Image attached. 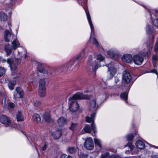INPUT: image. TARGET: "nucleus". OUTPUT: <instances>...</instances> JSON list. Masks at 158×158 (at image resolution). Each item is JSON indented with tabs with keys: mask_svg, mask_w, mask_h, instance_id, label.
Instances as JSON below:
<instances>
[{
	"mask_svg": "<svg viewBox=\"0 0 158 158\" xmlns=\"http://www.w3.org/2000/svg\"><path fill=\"white\" fill-rule=\"evenodd\" d=\"M7 63L12 70V75L15 76L13 77V80L9 81L8 84L9 89L11 90L14 89L15 85L17 82H19L21 80L20 74L16 70V68L18 64V60L16 59H8L7 60Z\"/></svg>",
	"mask_w": 158,
	"mask_h": 158,
	"instance_id": "1",
	"label": "nucleus"
},
{
	"mask_svg": "<svg viewBox=\"0 0 158 158\" xmlns=\"http://www.w3.org/2000/svg\"><path fill=\"white\" fill-rule=\"evenodd\" d=\"M89 97L87 95H84L82 93L79 92L74 94L72 97L69 98L70 102L69 109L72 112L77 111L79 108V105L76 100L77 99H88Z\"/></svg>",
	"mask_w": 158,
	"mask_h": 158,
	"instance_id": "2",
	"label": "nucleus"
},
{
	"mask_svg": "<svg viewBox=\"0 0 158 158\" xmlns=\"http://www.w3.org/2000/svg\"><path fill=\"white\" fill-rule=\"evenodd\" d=\"M96 58L93 57L92 55L89 56L87 61V67L86 69L88 73L91 74L93 73L95 75L97 69L101 66L100 62L96 60Z\"/></svg>",
	"mask_w": 158,
	"mask_h": 158,
	"instance_id": "3",
	"label": "nucleus"
},
{
	"mask_svg": "<svg viewBox=\"0 0 158 158\" xmlns=\"http://www.w3.org/2000/svg\"><path fill=\"white\" fill-rule=\"evenodd\" d=\"M153 40H151V43L150 44H148L147 49L148 50L146 51L145 53H144L142 54H139L134 55L133 58V60L134 63L137 65H141L143 61V55L147 56L148 57L151 53V51L152 48V44L153 43Z\"/></svg>",
	"mask_w": 158,
	"mask_h": 158,
	"instance_id": "4",
	"label": "nucleus"
},
{
	"mask_svg": "<svg viewBox=\"0 0 158 158\" xmlns=\"http://www.w3.org/2000/svg\"><path fill=\"white\" fill-rule=\"evenodd\" d=\"M132 79L130 73L127 70H124L123 73L122 83L126 86V89L130 87L129 83Z\"/></svg>",
	"mask_w": 158,
	"mask_h": 158,
	"instance_id": "5",
	"label": "nucleus"
},
{
	"mask_svg": "<svg viewBox=\"0 0 158 158\" xmlns=\"http://www.w3.org/2000/svg\"><path fill=\"white\" fill-rule=\"evenodd\" d=\"M0 102L4 107L6 106L7 104L9 108H12L15 106L13 103L8 102V101H7L5 93L4 91H0Z\"/></svg>",
	"mask_w": 158,
	"mask_h": 158,
	"instance_id": "6",
	"label": "nucleus"
},
{
	"mask_svg": "<svg viewBox=\"0 0 158 158\" xmlns=\"http://www.w3.org/2000/svg\"><path fill=\"white\" fill-rule=\"evenodd\" d=\"M11 47L9 45H6L5 47V50L7 54L9 55L12 52V50H15L17 48L20 47V44L17 39H15L12 42Z\"/></svg>",
	"mask_w": 158,
	"mask_h": 158,
	"instance_id": "7",
	"label": "nucleus"
},
{
	"mask_svg": "<svg viewBox=\"0 0 158 158\" xmlns=\"http://www.w3.org/2000/svg\"><path fill=\"white\" fill-rule=\"evenodd\" d=\"M95 116V112H94L92 113L91 115V117H86V121L87 123H90L92 122L91 127H92L93 130L94 131V135L97 133L96 129L95 127V125L94 122V118Z\"/></svg>",
	"mask_w": 158,
	"mask_h": 158,
	"instance_id": "8",
	"label": "nucleus"
},
{
	"mask_svg": "<svg viewBox=\"0 0 158 158\" xmlns=\"http://www.w3.org/2000/svg\"><path fill=\"white\" fill-rule=\"evenodd\" d=\"M88 96L89 97V98L88 99H91L90 102V109L92 111L95 112V111L98 108V98H94L91 99V97Z\"/></svg>",
	"mask_w": 158,
	"mask_h": 158,
	"instance_id": "9",
	"label": "nucleus"
},
{
	"mask_svg": "<svg viewBox=\"0 0 158 158\" xmlns=\"http://www.w3.org/2000/svg\"><path fill=\"white\" fill-rule=\"evenodd\" d=\"M85 148L89 150H91L94 148V144L92 139L90 137L88 138L85 140L84 144Z\"/></svg>",
	"mask_w": 158,
	"mask_h": 158,
	"instance_id": "10",
	"label": "nucleus"
},
{
	"mask_svg": "<svg viewBox=\"0 0 158 158\" xmlns=\"http://www.w3.org/2000/svg\"><path fill=\"white\" fill-rule=\"evenodd\" d=\"M24 92L23 90L20 88L17 87L15 89L14 96L15 98H22L23 97Z\"/></svg>",
	"mask_w": 158,
	"mask_h": 158,
	"instance_id": "11",
	"label": "nucleus"
},
{
	"mask_svg": "<svg viewBox=\"0 0 158 158\" xmlns=\"http://www.w3.org/2000/svg\"><path fill=\"white\" fill-rule=\"evenodd\" d=\"M0 121L6 126H9L11 123V122L9 118L7 116L5 115H2L0 116Z\"/></svg>",
	"mask_w": 158,
	"mask_h": 158,
	"instance_id": "12",
	"label": "nucleus"
},
{
	"mask_svg": "<svg viewBox=\"0 0 158 158\" xmlns=\"http://www.w3.org/2000/svg\"><path fill=\"white\" fill-rule=\"evenodd\" d=\"M112 63L106 65L108 68V71L110 73V78H112L116 73V69L111 66Z\"/></svg>",
	"mask_w": 158,
	"mask_h": 158,
	"instance_id": "13",
	"label": "nucleus"
},
{
	"mask_svg": "<svg viewBox=\"0 0 158 158\" xmlns=\"http://www.w3.org/2000/svg\"><path fill=\"white\" fill-rule=\"evenodd\" d=\"M122 60L127 63H130L132 61L133 59L132 56L129 54L124 55L121 58Z\"/></svg>",
	"mask_w": 158,
	"mask_h": 158,
	"instance_id": "14",
	"label": "nucleus"
},
{
	"mask_svg": "<svg viewBox=\"0 0 158 158\" xmlns=\"http://www.w3.org/2000/svg\"><path fill=\"white\" fill-rule=\"evenodd\" d=\"M12 33V31L10 28L9 31L6 30L5 31L4 35V39L5 41L7 42L10 41V37Z\"/></svg>",
	"mask_w": 158,
	"mask_h": 158,
	"instance_id": "15",
	"label": "nucleus"
},
{
	"mask_svg": "<svg viewBox=\"0 0 158 158\" xmlns=\"http://www.w3.org/2000/svg\"><path fill=\"white\" fill-rule=\"evenodd\" d=\"M74 64V60H71L68 63L64 64L63 65V67L64 69L67 70H69L70 71H73L74 69H71V67Z\"/></svg>",
	"mask_w": 158,
	"mask_h": 158,
	"instance_id": "16",
	"label": "nucleus"
},
{
	"mask_svg": "<svg viewBox=\"0 0 158 158\" xmlns=\"http://www.w3.org/2000/svg\"><path fill=\"white\" fill-rule=\"evenodd\" d=\"M57 123L60 127H63L67 123L66 119L64 117H61L57 120Z\"/></svg>",
	"mask_w": 158,
	"mask_h": 158,
	"instance_id": "17",
	"label": "nucleus"
},
{
	"mask_svg": "<svg viewBox=\"0 0 158 158\" xmlns=\"http://www.w3.org/2000/svg\"><path fill=\"white\" fill-rule=\"evenodd\" d=\"M86 12V14L87 18L88 20V21L89 23V25L90 26L91 30V33H93L94 32V27L93 26V24L92 23L91 17L89 12H87L86 10H85Z\"/></svg>",
	"mask_w": 158,
	"mask_h": 158,
	"instance_id": "18",
	"label": "nucleus"
},
{
	"mask_svg": "<svg viewBox=\"0 0 158 158\" xmlns=\"http://www.w3.org/2000/svg\"><path fill=\"white\" fill-rule=\"evenodd\" d=\"M108 55L111 57H116L118 56V52L114 49H110L108 52Z\"/></svg>",
	"mask_w": 158,
	"mask_h": 158,
	"instance_id": "19",
	"label": "nucleus"
},
{
	"mask_svg": "<svg viewBox=\"0 0 158 158\" xmlns=\"http://www.w3.org/2000/svg\"><path fill=\"white\" fill-rule=\"evenodd\" d=\"M26 51L23 47H21L18 50V55L21 57L25 58L27 56Z\"/></svg>",
	"mask_w": 158,
	"mask_h": 158,
	"instance_id": "20",
	"label": "nucleus"
},
{
	"mask_svg": "<svg viewBox=\"0 0 158 158\" xmlns=\"http://www.w3.org/2000/svg\"><path fill=\"white\" fill-rule=\"evenodd\" d=\"M38 71L40 73H43L44 75H52V73L50 71H47L44 70V68L42 67L39 66L37 68Z\"/></svg>",
	"mask_w": 158,
	"mask_h": 158,
	"instance_id": "21",
	"label": "nucleus"
},
{
	"mask_svg": "<svg viewBox=\"0 0 158 158\" xmlns=\"http://www.w3.org/2000/svg\"><path fill=\"white\" fill-rule=\"evenodd\" d=\"M135 145L137 148L140 149H143L145 147L144 143L141 140H137L135 143Z\"/></svg>",
	"mask_w": 158,
	"mask_h": 158,
	"instance_id": "22",
	"label": "nucleus"
},
{
	"mask_svg": "<svg viewBox=\"0 0 158 158\" xmlns=\"http://www.w3.org/2000/svg\"><path fill=\"white\" fill-rule=\"evenodd\" d=\"M62 135L61 131L58 130L54 132L52 134V136L55 139H58Z\"/></svg>",
	"mask_w": 158,
	"mask_h": 158,
	"instance_id": "23",
	"label": "nucleus"
},
{
	"mask_svg": "<svg viewBox=\"0 0 158 158\" xmlns=\"http://www.w3.org/2000/svg\"><path fill=\"white\" fill-rule=\"evenodd\" d=\"M46 91L45 87H39V94L41 97H44L46 95Z\"/></svg>",
	"mask_w": 158,
	"mask_h": 158,
	"instance_id": "24",
	"label": "nucleus"
},
{
	"mask_svg": "<svg viewBox=\"0 0 158 158\" xmlns=\"http://www.w3.org/2000/svg\"><path fill=\"white\" fill-rule=\"evenodd\" d=\"M32 119L37 123H41V119L40 115L37 114H34L32 116Z\"/></svg>",
	"mask_w": 158,
	"mask_h": 158,
	"instance_id": "25",
	"label": "nucleus"
},
{
	"mask_svg": "<svg viewBox=\"0 0 158 158\" xmlns=\"http://www.w3.org/2000/svg\"><path fill=\"white\" fill-rule=\"evenodd\" d=\"M152 63L153 66L156 67L157 66L158 61V55H154L152 56Z\"/></svg>",
	"mask_w": 158,
	"mask_h": 158,
	"instance_id": "26",
	"label": "nucleus"
},
{
	"mask_svg": "<svg viewBox=\"0 0 158 158\" xmlns=\"http://www.w3.org/2000/svg\"><path fill=\"white\" fill-rule=\"evenodd\" d=\"M43 118L46 121H50L51 117L50 113H45L43 115Z\"/></svg>",
	"mask_w": 158,
	"mask_h": 158,
	"instance_id": "27",
	"label": "nucleus"
},
{
	"mask_svg": "<svg viewBox=\"0 0 158 158\" xmlns=\"http://www.w3.org/2000/svg\"><path fill=\"white\" fill-rule=\"evenodd\" d=\"M17 120L18 121H22L24 120L23 117L20 111H19L16 115Z\"/></svg>",
	"mask_w": 158,
	"mask_h": 158,
	"instance_id": "28",
	"label": "nucleus"
},
{
	"mask_svg": "<svg viewBox=\"0 0 158 158\" xmlns=\"http://www.w3.org/2000/svg\"><path fill=\"white\" fill-rule=\"evenodd\" d=\"M137 135L136 133L134 134H131L127 135L126 136V139L127 140L129 141H132L133 139L135 137V136L136 135Z\"/></svg>",
	"mask_w": 158,
	"mask_h": 158,
	"instance_id": "29",
	"label": "nucleus"
},
{
	"mask_svg": "<svg viewBox=\"0 0 158 158\" xmlns=\"http://www.w3.org/2000/svg\"><path fill=\"white\" fill-rule=\"evenodd\" d=\"M36 74L34 73L33 74L29 75L27 78L28 81L33 82L35 80V76Z\"/></svg>",
	"mask_w": 158,
	"mask_h": 158,
	"instance_id": "30",
	"label": "nucleus"
},
{
	"mask_svg": "<svg viewBox=\"0 0 158 158\" xmlns=\"http://www.w3.org/2000/svg\"><path fill=\"white\" fill-rule=\"evenodd\" d=\"M154 31V29L152 28L149 25H147V26L146 32L148 35H151L152 34Z\"/></svg>",
	"mask_w": 158,
	"mask_h": 158,
	"instance_id": "31",
	"label": "nucleus"
},
{
	"mask_svg": "<svg viewBox=\"0 0 158 158\" xmlns=\"http://www.w3.org/2000/svg\"><path fill=\"white\" fill-rule=\"evenodd\" d=\"M92 129L93 130L92 128L91 127V128L89 125H86L83 129V130L86 133H90L91 132Z\"/></svg>",
	"mask_w": 158,
	"mask_h": 158,
	"instance_id": "32",
	"label": "nucleus"
},
{
	"mask_svg": "<svg viewBox=\"0 0 158 158\" xmlns=\"http://www.w3.org/2000/svg\"><path fill=\"white\" fill-rule=\"evenodd\" d=\"M128 94L126 92L121 93L120 97L122 99L125 100L126 102L127 99Z\"/></svg>",
	"mask_w": 158,
	"mask_h": 158,
	"instance_id": "33",
	"label": "nucleus"
},
{
	"mask_svg": "<svg viewBox=\"0 0 158 158\" xmlns=\"http://www.w3.org/2000/svg\"><path fill=\"white\" fill-rule=\"evenodd\" d=\"M45 82L43 79H41L39 81V87H45Z\"/></svg>",
	"mask_w": 158,
	"mask_h": 158,
	"instance_id": "34",
	"label": "nucleus"
},
{
	"mask_svg": "<svg viewBox=\"0 0 158 158\" xmlns=\"http://www.w3.org/2000/svg\"><path fill=\"white\" fill-rule=\"evenodd\" d=\"M94 140L95 144L100 148H101L102 147L101 141L99 139L96 138L94 139Z\"/></svg>",
	"mask_w": 158,
	"mask_h": 158,
	"instance_id": "35",
	"label": "nucleus"
},
{
	"mask_svg": "<svg viewBox=\"0 0 158 158\" xmlns=\"http://www.w3.org/2000/svg\"><path fill=\"white\" fill-rule=\"evenodd\" d=\"M85 53V51L84 50H83L78 55V56L77 57L76 59L77 60H79L82 59L83 58L85 57V56L84 55Z\"/></svg>",
	"mask_w": 158,
	"mask_h": 158,
	"instance_id": "36",
	"label": "nucleus"
},
{
	"mask_svg": "<svg viewBox=\"0 0 158 158\" xmlns=\"http://www.w3.org/2000/svg\"><path fill=\"white\" fill-rule=\"evenodd\" d=\"M76 151V148L73 147H69L67 149L68 152L71 154L74 153Z\"/></svg>",
	"mask_w": 158,
	"mask_h": 158,
	"instance_id": "37",
	"label": "nucleus"
},
{
	"mask_svg": "<svg viewBox=\"0 0 158 158\" xmlns=\"http://www.w3.org/2000/svg\"><path fill=\"white\" fill-rule=\"evenodd\" d=\"M152 23L153 26L158 29V18L154 20H152Z\"/></svg>",
	"mask_w": 158,
	"mask_h": 158,
	"instance_id": "38",
	"label": "nucleus"
},
{
	"mask_svg": "<svg viewBox=\"0 0 158 158\" xmlns=\"http://www.w3.org/2000/svg\"><path fill=\"white\" fill-rule=\"evenodd\" d=\"M77 126V123H72L71 124L70 126L69 127V128L70 130L73 131H74L76 128Z\"/></svg>",
	"mask_w": 158,
	"mask_h": 158,
	"instance_id": "39",
	"label": "nucleus"
},
{
	"mask_svg": "<svg viewBox=\"0 0 158 158\" xmlns=\"http://www.w3.org/2000/svg\"><path fill=\"white\" fill-rule=\"evenodd\" d=\"M149 12L150 14L151 17H152V14H154L155 16H157V13H158V10H152L150 11H149Z\"/></svg>",
	"mask_w": 158,
	"mask_h": 158,
	"instance_id": "40",
	"label": "nucleus"
},
{
	"mask_svg": "<svg viewBox=\"0 0 158 158\" xmlns=\"http://www.w3.org/2000/svg\"><path fill=\"white\" fill-rule=\"evenodd\" d=\"M105 57L101 55H98L97 56L96 59L100 61H102L104 60Z\"/></svg>",
	"mask_w": 158,
	"mask_h": 158,
	"instance_id": "41",
	"label": "nucleus"
},
{
	"mask_svg": "<svg viewBox=\"0 0 158 158\" xmlns=\"http://www.w3.org/2000/svg\"><path fill=\"white\" fill-rule=\"evenodd\" d=\"M5 71L4 68L0 67V77L2 76L5 73Z\"/></svg>",
	"mask_w": 158,
	"mask_h": 158,
	"instance_id": "42",
	"label": "nucleus"
},
{
	"mask_svg": "<svg viewBox=\"0 0 158 158\" xmlns=\"http://www.w3.org/2000/svg\"><path fill=\"white\" fill-rule=\"evenodd\" d=\"M92 43L97 47H98L99 45L98 42L97 40L94 38H93Z\"/></svg>",
	"mask_w": 158,
	"mask_h": 158,
	"instance_id": "43",
	"label": "nucleus"
},
{
	"mask_svg": "<svg viewBox=\"0 0 158 158\" xmlns=\"http://www.w3.org/2000/svg\"><path fill=\"white\" fill-rule=\"evenodd\" d=\"M101 158H110L109 153L108 152H106L104 154H102L101 156Z\"/></svg>",
	"mask_w": 158,
	"mask_h": 158,
	"instance_id": "44",
	"label": "nucleus"
},
{
	"mask_svg": "<svg viewBox=\"0 0 158 158\" xmlns=\"http://www.w3.org/2000/svg\"><path fill=\"white\" fill-rule=\"evenodd\" d=\"M154 51L157 53H158V42L156 43L154 47Z\"/></svg>",
	"mask_w": 158,
	"mask_h": 158,
	"instance_id": "45",
	"label": "nucleus"
},
{
	"mask_svg": "<svg viewBox=\"0 0 158 158\" xmlns=\"http://www.w3.org/2000/svg\"><path fill=\"white\" fill-rule=\"evenodd\" d=\"M127 146L129 147L130 149V150H131L134 148V146L132 145L131 143H129L127 144Z\"/></svg>",
	"mask_w": 158,
	"mask_h": 158,
	"instance_id": "46",
	"label": "nucleus"
},
{
	"mask_svg": "<svg viewBox=\"0 0 158 158\" xmlns=\"http://www.w3.org/2000/svg\"><path fill=\"white\" fill-rule=\"evenodd\" d=\"M40 104V102L39 101H36L34 103V105L35 106H38Z\"/></svg>",
	"mask_w": 158,
	"mask_h": 158,
	"instance_id": "47",
	"label": "nucleus"
},
{
	"mask_svg": "<svg viewBox=\"0 0 158 158\" xmlns=\"http://www.w3.org/2000/svg\"><path fill=\"white\" fill-rule=\"evenodd\" d=\"M47 147V145L45 143L44 146L41 148V149L43 151H44L46 149Z\"/></svg>",
	"mask_w": 158,
	"mask_h": 158,
	"instance_id": "48",
	"label": "nucleus"
},
{
	"mask_svg": "<svg viewBox=\"0 0 158 158\" xmlns=\"http://www.w3.org/2000/svg\"><path fill=\"white\" fill-rule=\"evenodd\" d=\"M115 82L116 84H117L118 82H120V80L117 77H115Z\"/></svg>",
	"mask_w": 158,
	"mask_h": 158,
	"instance_id": "49",
	"label": "nucleus"
},
{
	"mask_svg": "<svg viewBox=\"0 0 158 158\" xmlns=\"http://www.w3.org/2000/svg\"><path fill=\"white\" fill-rule=\"evenodd\" d=\"M68 156L65 154H63L61 155L60 158H67Z\"/></svg>",
	"mask_w": 158,
	"mask_h": 158,
	"instance_id": "50",
	"label": "nucleus"
},
{
	"mask_svg": "<svg viewBox=\"0 0 158 158\" xmlns=\"http://www.w3.org/2000/svg\"><path fill=\"white\" fill-rule=\"evenodd\" d=\"M151 72L152 73H155L156 74V75H157V76H158V73L157 71H156V70L155 69H153V70H152L151 71Z\"/></svg>",
	"mask_w": 158,
	"mask_h": 158,
	"instance_id": "51",
	"label": "nucleus"
},
{
	"mask_svg": "<svg viewBox=\"0 0 158 158\" xmlns=\"http://www.w3.org/2000/svg\"><path fill=\"white\" fill-rule=\"evenodd\" d=\"M78 1V2L79 4H81L82 3V2L81 0H77Z\"/></svg>",
	"mask_w": 158,
	"mask_h": 158,
	"instance_id": "52",
	"label": "nucleus"
},
{
	"mask_svg": "<svg viewBox=\"0 0 158 158\" xmlns=\"http://www.w3.org/2000/svg\"><path fill=\"white\" fill-rule=\"evenodd\" d=\"M152 147H154L156 148H158V146H156L154 145H152Z\"/></svg>",
	"mask_w": 158,
	"mask_h": 158,
	"instance_id": "53",
	"label": "nucleus"
},
{
	"mask_svg": "<svg viewBox=\"0 0 158 158\" xmlns=\"http://www.w3.org/2000/svg\"><path fill=\"white\" fill-rule=\"evenodd\" d=\"M67 158H72V157L70 155H68Z\"/></svg>",
	"mask_w": 158,
	"mask_h": 158,
	"instance_id": "54",
	"label": "nucleus"
},
{
	"mask_svg": "<svg viewBox=\"0 0 158 158\" xmlns=\"http://www.w3.org/2000/svg\"><path fill=\"white\" fill-rule=\"evenodd\" d=\"M158 38H157V40L156 43H158Z\"/></svg>",
	"mask_w": 158,
	"mask_h": 158,
	"instance_id": "55",
	"label": "nucleus"
}]
</instances>
